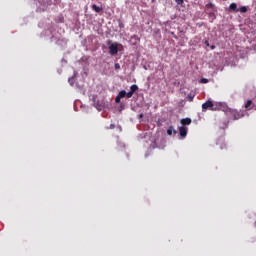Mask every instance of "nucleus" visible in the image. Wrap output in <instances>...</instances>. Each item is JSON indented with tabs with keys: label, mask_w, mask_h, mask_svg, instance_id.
Segmentation results:
<instances>
[{
	"label": "nucleus",
	"mask_w": 256,
	"mask_h": 256,
	"mask_svg": "<svg viewBox=\"0 0 256 256\" xmlns=\"http://www.w3.org/2000/svg\"><path fill=\"white\" fill-rule=\"evenodd\" d=\"M114 67H115L116 71L121 69V65L119 63H116Z\"/></svg>",
	"instance_id": "2eb2a0df"
},
{
	"label": "nucleus",
	"mask_w": 256,
	"mask_h": 256,
	"mask_svg": "<svg viewBox=\"0 0 256 256\" xmlns=\"http://www.w3.org/2000/svg\"><path fill=\"white\" fill-rule=\"evenodd\" d=\"M211 107H213V102L211 100H208L202 104L203 110L211 109Z\"/></svg>",
	"instance_id": "7ed1b4c3"
},
{
	"label": "nucleus",
	"mask_w": 256,
	"mask_h": 256,
	"mask_svg": "<svg viewBox=\"0 0 256 256\" xmlns=\"http://www.w3.org/2000/svg\"><path fill=\"white\" fill-rule=\"evenodd\" d=\"M181 125H191V118H183L180 120Z\"/></svg>",
	"instance_id": "39448f33"
},
{
	"label": "nucleus",
	"mask_w": 256,
	"mask_h": 256,
	"mask_svg": "<svg viewBox=\"0 0 256 256\" xmlns=\"http://www.w3.org/2000/svg\"><path fill=\"white\" fill-rule=\"evenodd\" d=\"M187 131H188L187 127L185 126L179 127V133L181 137H187Z\"/></svg>",
	"instance_id": "20e7f679"
},
{
	"label": "nucleus",
	"mask_w": 256,
	"mask_h": 256,
	"mask_svg": "<svg viewBox=\"0 0 256 256\" xmlns=\"http://www.w3.org/2000/svg\"><path fill=\"white\" fill-rule=\"evenodd\" d=\"M201 82H202V83H209V80H207V79H202Z\"/></svg>",
	"instance_id": "6ab92c4d"
},
{
	"label": "nucleus",
	"mask_w": 256,
	"mask_h": 256,
	"mask_svg": "<svg viewBox=\"0 0 256 256\" xmlns=\"http://www.w3.org/2000/svg\"><path fill=\"white\" fill-rule=\"evenodd\" d=\"M140 117H143V114H140Z\"/></svg>",
	"instance_id": "5701e85b"
},
{
	"label": "nucleus",
	"mask_w": 256,
	"mask_h": 256,
	"mask_svg": "<svg viewBox=\"0 0 256 256\" xmlns=\"http://www.w3.org/2000/svg\"><path fill=\"white\" fill-rule=\"evenodd\" d=\"M211 49H215V45H212V46H211Z\"/></svg>",
	"instance_id": "4be33fe9"
},
{
	"label": "nucleus",
	"mask_w": 256,
	"mask_h": 256,
	"mask_svg": "<svg viewBox=\"0 0 256 256\" xmlns=\"http://www.w3.org/2000/svg\"><path fill=\"white\" fill-rule=\"evenodd\" d=\"M224 113H226L228 117H233L234 119H241V117H243V114H240L236 109H231L229 107L224 109Z\"/></svg>",
	"instance_id": "f257e3e1"
},
{
	"label": "nucleus",
	"mask_w": 256,
	"mask_h": 256,
	"mask_svg": "<svg viewBox=\"0 0 256 256\" xmlns=\"http://www.w3.org/2000/svg\"><path fill=\"white\" fill-rule=\"evenodd\" d=\"M251 105H253V101L248 100L245 104V109H250L249 107H251Z\"/></svg>",
	"instance_id": "f8f14e48"
},
{
	"label": "nucleus",
	"mask_w": 256,
	"mask_h": 256,
	"mask_svg": "<svg viewBox=\"0 0 256 256\" xmlns=\"http://www.w3.org/2000/svg\"><path fill=\"white\" fill-rule=\"evenodd\" d=\"M229 11H239L237 9V3H231L229 6Z\"/></svg>",
	"instance_id": "1a4fd4ad"
},
{
	"label": "nucleus",
	"mask_w": 256,
	"mask_h": 256,
	"mask_svg": "<svg viewBox=\"0 0 256 256\" xmlns=\"http://www.w3.org/2000/svg\"><path fill=\"white\" fill-rule=\"evenodd\" d=\"M255 226H256V222H255Z\"/></svg>",
	"instance_id": "b1692460"
},
{
	"label": "nucleus",
	"mask_w": 256,
	"mask_h": 256,
	"mask_svg": "<svg viewBox=\"0 0 256 256\" xmlns=\"http://www.w3.org/2000/svg\"><path fill=\"white\" fill-rule=\"evenodd\" d=\"M77 76V72H74V77L68 79V83L73 86L75 85V77Z\"/></svg>",
	"instance_id": "6e6552de"
},
{
	"label": "nucleus",
	"mask_w": 256,
	"mask_h": 256,
	"mask_svg": "<svg viewBox=\"0 0 256 256\" xmlns=\"http://www.w3.org/2000/svg\"><path fill=\"white\" fill-rule=\"evenodd\" d=\"M173 133H174L175 135H177V130H174L173 126H170V127L168 128V130H167V134H168V135H173Z\"/></svg>",
	"instance_id": "0eeeda50"
},
{
	"label": "nucleus",
	"mask_w": 256,
	"mask_h": 256,
	"mask_svg": "<svg viewBox=\"0 0 256 256\" xmlns=\"http://www.w3.org/2000/svg\"><path fill=\"white\" fill-rule=\"evenodd\" d=\"M187 97H188L189 101H193V98H194L195 96L192 95V94H189Z\"/></svg>",
	"instance_id": "dca6fc26"
},
{
	"label": "nucleus",
	"mask_w": 256,
	"mask_h": 256,
	"mask_svg": "<svg viewBox=\"0 0 256 256\" xmlns=\"http://www.w3.org/2000/svg\"><path fill=\"white\" fill-rule=\"evenodd\" d=\"M238 11H240V13H247V7L242 6Z\"/></svg>",
	"instance_id": "ddd939ff"
},
{
	"label": "nucleus",
	"mask_w": 256,
	"mask_h": 256,
	"mask_svg": "<svg viewBox=\"0 0 256 256\" xmlns=\"http://www.w3.org/2000/svg\"><path fill=\"white\" fill-rule=\"evenodd\" d=\"M116 103H121V98L117 95L115 98Z\"/></svg>",
	"instance_id": "f3484780"
},
{
	"label": "nucleus",
	"mask_w": 256,
	"mask_h": 256,
	"mask_svg": "<svg viewBox=\"0 0 256 256\" xmlns=\"http://www.w3.org/2000/svg\"><path fill=\"white\" fill-rule=\"evenodd\" d=\"M92 9H93L96 13H101V11H103V8L97 6L96 4H93V5H92Z\"/></svg>",
	"instance_id": "423d86ee"
},
{
	"label": "nucleus",
	"mask_w": 256,
	"mask_h": 256,
	"mask_svg": "<svg viewBox=\"0 0 256 256\" xmlns=\"http://www.w3.org/2000/svg\"><path fill=\"white\" fill-rule=\"evenodd\" d=\"M175 2L177 3V5H183V0H175Z\"/></svg>",
	"instance_id": "a211bd4d"
},
{
	"label": "nucleus",
	"mask_w": 256,
	"mask_h": 256,
	"mask_svg": "<svg viewBox=\"0 0 256 256\" xmlns=\"http://www.w3.org/2000/svg\"><path fill=\"white\" fill-rule=\"evenodd\" d=\"M110 129H115V125L111 124Z\"/></svg>",
	"instance_id": "412c9836"
},
{
	"label": "nucleus",
	"mask_w": 256,
	"mask_h": 256,
	"mask_svg": "<svg viewBox=\"0 0 256 256\" xmlns=\"http://www.w3.org/2000/svg\"><path fill=\"white\" fill-rule=\"evenodd\" d=\"M126 97L128 98V99H131V97H133V92H128V93H126Z\"/></svg>",
	"instance_id": "4468645a"
},
{
	"label": "nucleus",
	"mask_w": 256,
	"mask_h": 256,
	"mask_svg": "<svg viewBox=\"0 0 256 256\" xmlns=\"http://www.w3.org/2000/svg\"><path fill=\"white\" fill-rule=\"evenodd\" d=\"M127 92L125 90H122L119 92L118 97H120V99H123L124 97H126Z\"/></svg>",
	"instance_id": "9b49d317"
},
{
	"label": "nucleus",
	"mask_w": 256,
	"mask_h": 256,
	"mask_svg": "<svg viewBox=\"0 0 256 256\" xmlns=\"http://www.w3.org/2000/svg\"><path fill=\"white\" fill-rule=\"evenodd\" d=\"M205 45L206 47H209V42L207 40L205 41Z\"/></svg>",
	"instance_id": "aec40b11"
},
{
	"label": "nucleus",
	"mask_w": 256,
	"mask_h": 256,
	"mask_svg": "<svg viewBox=\"0 0 256 256\" xmlns=\"http://www.w3.org/2000/svg\"><path fill=\"white\" fill-rule=\"evenodd\" d=\"M108 45H109L110 55H117V53H119V49L117 48V44H111V41H108Z\"/></svg>",
	"instance_id": "f03ea898"
},
{
	"label": "nucleus",
	"mask_w": 256,
	"mask_h": 256,
	"mask_svg": "<svg viewBox=\"0 0 256 256\" xmlns=\"http://www.w3.org/2000/svg\"><path fill=\"white\" fill-rule=\"evenodd\" d=\"M137 89H139V86H137L136 84H133V85L130 87V92L134 94L135 91H137Z\"/></svg>",
	"instance_id": "9d476101"
}]
</instances>
